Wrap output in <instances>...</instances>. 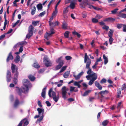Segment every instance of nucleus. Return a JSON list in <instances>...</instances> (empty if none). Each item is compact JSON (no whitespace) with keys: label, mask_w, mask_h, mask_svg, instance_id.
I'll use <instances>...</instances> for the list:
<instances>
[{"label":"nucleus","mask_w":126,"mask_h":126,"mask_svg":"<svg viewBox=\"0 0 126 126\" xmlns=\"http://www.w3.org/2000/svg\"><path fill=\"white\" fill-rule=\"evenodd\" d=\"M84 62L86 63V68L87 69H89L87 72V74L89 75L90 74L92 73L91 69L90 68V66L91 64V60L88 58L86 53H85Z\"/></svg>","instance_id":"f257e3e1"},{"label":"nucleus","mask_w":126,"mask_h":126,"mask_svg":"<svg viewBox=\"0 0 126 126\" xmlns=\"http://www.w3.org/2000/svg\"><path fill=\"white\" fill-rule=\"evenodd\" d=\"M52 88H51L49 91L48 94L49 96L51 97L52 96L51 95V93H52V95L54 100L56 102H57L58 101L59 98V94L58 93L57 96L56 95V93L53 91H52Z\"/></svg>","instance_id":"f03ea898"},{"label":"nucleus","mask_w":126,"mask_h":126,"mask_svg":"<svg viewBox=\"0 0 126 126\" xmlns=\"http://www.w3.org/2000/svg\"><path fill=\"white\" fill-rule=\"evenodd\" d=\"M11 69L13 73H15V71H16V72L14 74V77L18 78L19 73L18 71V68L17 67H16V65L12 63V64Z\"/></svg>","instance_id":"7ed1b4c3"},{"label":"nucleus","mask_w":126,"mask_h":126,"mask_svg":"<svg viewBox=\"0 0 126 126\" xmlns=\"http://www.w3.org/2000/svg\"><path fill=\"white\" fill-rule=\"evenodd\" d=\"M29 87H24V86L21 87L20 88H19L18 94L20 96H21V92L24 93H27L29 91Z\"/></svg>","instance_id":"20e7f679"},{"label":"nucleus","mask_w":126,"mask_h":126,"mask_svg":"<svg viewBox=\"0 0 126 126\" xmlns=\"http://www.w3.org/2000/svg\"><path fill=\"white\" fill-rule=\"evenodd\" d=\"M109 93V92L108 90H105V91H100L97 94L98 98H99V95H101L100 97L102 98H103L104 97V95H106Z\"/></svg>","instance_id":"39448f33"},{"label":"nucleus","mask_w":126,"mask_h":126,"mask_svg":"<svg viewBox=\"0 0 126 126\" xmlns=\"http://www.w3.org/2000/svg\"><path fill=\"white\" fill-rule=\"evenodd\" d=\"M44 62L45 63V66L47 67L51 66L52 64L50 61L48 60V59L46 57H44Z\"/></svg>","instance_id":"423d86ee"},{"label":"nucleus","mask_w":126,"mask_h":126,"mask_svg":"<svg viewBox=\"0 0 126 126\" xmlns=\"http://www.w3.org/2000/svg\"><path fill=\"white\" fill-rule=\"evenodd\" d=\"M22 82L24 87H29L31 86L30 82L28 79H24L22 81Z\"/></svg>","instance_id":"0eeeda50"},{"label":"nucleus","mask_w":126,"mask_h":126,"mask_svg":"<svg viewBox=\"0 0 126 126\" xmlns=\"http://www.w3.org/2000/svg\"><path fill=\"white\" fill-rule=\"evenodd\" d=\"M6 80L7 82H10L12 79V76L10 70H7L6 73Z\"/></svg>","instance_id":"6e6552de"},{"label":"nucleus","mask_w":126,"mask_h":126,"mask_svg":"<svg viewBox=\"0 0 126 126\" xmlns=\"http://www.w3.org/2000/svg\"><path fill=\"white\" fill-rule=\"evenodd\" d=\"M62 97L64 99L66 98V96L67 92L66 90V87L65 86H63L62 88Z\"/></svg>","instance_id":"1a4fd4ad"},{"label":"nucleus","mask_w":126,"mask_h":126,"mask_svg":"<svg viewBox=\"0 0 126 126\" xmlns=\"http://www.w3.org/2000/svg\"><path fill=\"white\" fill-rule=\"evenodd\" d=\"M62 57H61L56 60V63H59V64L61 65L62 67L64 64V61L63 60H62Z\"/></svg>","instance_id":"9d476101"},{"label":"nucleus","mask_w":126,"mask_h":126,"mask_svg":"<svg viewBox=\"0 0 126 126\" xmlns=\"http://www.w3.org/2000/svg\"><path fill=\"white\" fill-rule=\"evenodd\" d=\"M14 59V57L12 55V52H10L9 53L8 57L6 59V61L7 62H8L10 60H12Z\"/></svg>","instance_id":"9b49d317"},{"label":"nucleus","mask_w":126,"mask_h":126,"mask_svg":"<svg viewBox=\"0 0 126 126\" xmlns=\"http://www.w3.org/2000/svg\"><path fill=\"white\" fill-rule=\"evenodd\" d=\"M83 72L82 71L80 73L77 75H76L75 74H74L73 75V77L75 78V79L76 80H78L80 79L81 77L83 75Z\"/></svg>","instance_id":"f8f14e48"},{"label":"nucleus","mask_w":126,"mask_h":126,"mask_svg":"<svg viewBox=\"0 0 126 126\" xmlns=\"http://www.w3.org/2000/svg\"><path fill=\"white\" fill-rule=\"evenodd\" d=\"M34 29V28L32 25H30L29 27L28 31L30 33H31V34H32V35H33Z\"/></svg>","instance_id":"ddd939ff"},{"label":"nucleus","mask_w":126,"mask_h":126,"mask_svg":"<svg viewBox=\"0 0 126 126\" xmlns=\"http://www.w3.org/2000/svg\"><path fill=\"white\" fill-rule=\"evenodd\" d=\"M97 78V75L94 77H93L90 80L88 83V84L90 85H91L94 83V81L96 80Z\"/></svg>","instance_id":"4468645a"},{"label":"nucleus","mask_w":126,"mask_h":126,"mask_svg":"<svg viewBox=\"0 0 126 126\" xmlns=\"http://www.w3.org/2000/svg\"><path fill=\"white\" fill-rule=\"evenodd\" d=\"M20 104L19 100L18 98L17 97H16V98L15 100L14 105L15 107H16Z\"/></svg>","instance_id":"2eb2a0df"},{"label":"nucleus","mask_w":126,"mask_h":126,"mask_svg":"<svg viewBox=\"0 0 126 126\" xmlns=\"http://www.w3.org/2000/svg\"><path fill=\"white\" fill-rule=\"evenodd\" d=\"M115 20V18H113L111 17H108L104 19L103 20L104 21H107V22H112Z\"/></svg>","instance_id":"dca6fc26"},{"label":"nucleus","mask_w":126,"mask_h":126,"mask_svg":"<svg viewBox=\"0 0 126 126\" xmlns=\"http://www.w3.org/2000/svg\"><path fill=\"white\" fill-rule=\"evenodd\" d=\"M97 75V74L95 73H94L92 74H90L89 75H87L86 76V78L87 79V80H89L90 79V78H93L94 77Z\"/></svg>","instance_id":"f3484780"},{"label":"nucleus","mask_w":126,"mask_h":126,"mask_svg":"<svg viewBox=\"0 0 126 126\" xmlns=\"http://www.w3.org/2000/svg\"><path fill=\"white\" fill-rule=\"evenodd\" d=\"M95 85L100 90H101L102 89V86L97 81H95L94 82Z\"/></svg>","instance_id":"a211bd4d"},{"label":"nucleus","mask_w":126,"mask_h":126,"mask_svg":"<svg viewBox=\"0 0 126 126\" xmlns=\"http://www.w3.org/2000/svg\"><path fill=\"white\" fill-rule=\"evenodd\" d=\"M47 87L46 86L43 88L42 90L41 93V96L44 98H45L46 91L47 89Z\"/></svg>","instance_id":"6ab92c4d"},{"label":"nucleus","mask_w":126,"mask_h":126,"mask_svg":"<svg viewBox=\"0 0 126 126\" xmlns=\"http://www.w3.org/2000/svg\"><path fill=\"white\" fill-rule=\"evenodd\" d=\"M22 123H23L24 126H26L29 124V121L26 118H25L21 121Z\"/></svg>","instance_id":"aec40b11"},{"label":"nucleus","mask_w":126,"mask_h":126,"mask_svg":"<svg viewBox=\"0 0 126 126\" xmlns=\"http://www.w3.org/2000/svg\"><path fill=\"white\" fill-rule=\"evenodd\" d=\"M81 4L82 5V7L84 8V7L87 5H88V0H83L82 1Z\"/></svg>","instance_id":"412c9836"},{"label":"nucleus","mask_w":126,"mask_h":126,"mask_svg":"<svg viewBox=\"0 0 126 126\" xmlns=\"http://www.w3.org/2000/svg\"><path fill=\"white\" fill-rule=\"evenodd\" d=\"M37 110L39 114L40 115V114L41 113L42 115H43L44 112V109L38 108L37 109Z\"/></svg>","instance_id":"4be33fe9"},{"label":"nucleus","mask_w":126,"mask_h":126,"mask_svg":"<svg viewBox=\"0 0 126 126\" xmlns=\"http://www.w3.org/2000/svg\"><path fill=\"white\" fill-rule=\"evenodd\" d=\"M49 24L50 26H51L52 25L53 26H58L59 24V22L58 21H56L55 22H51L49 21Z\"/></svg>","instance_id":"5701e85b"},{"label":"nucleus","mask_w":126,"mask_h":126,"mask_svg":"<svg viewBox=\"0 0 126 126\" xmlns=\"http://www.w3.org/2000/svg\"><path fill=\"white\" fill-rule=\"evenodd\" d=\"M28 78L31 81H34L35 79V78L34 76L31 75H30L28 76Z\"/></svg>","instance_id":"b1692460"},{"label":"nucleus","mask_w":126,"mask_h":126,"mask_svg":"<svg viewBox=\"0 0 126 126\" xmlns=\"http://www.w3.org/2000/svg\"><path fill=\"white\" fill-rule=\"evenodd\" d=\"M20 59V56L19 55H17L14 60V62L16 63H17L19 61Z\"/></svg>","instance_id":"393cba45"},{"label":"nucleus","mask_w":126,"mask_h":126,"mask_svg":"<svg viewBox=\"0 0 126 126\" xmlns=\"http://www.w3.org/2000/svg\"><path fill=\"white\" fill-rule=\"evenodd\" d=\"M109 121L107 120H104L102 123V124L103 126H106L108 124Z\"/></svg>","instance_id":"a878e982"},{"label":"nucleus","mask_w":126,"mask_h":126,"mask_svg":"<svg viewBox=\"0 0 126 126\" xmlns=\"http://www.w3.org/2000/svg\"><path fill=\"white\" fill-rule=\"evenodd\" d=\"M91 90H89L86 91L84 92L83 95V96H86L88 95L89 94L91 93Z\"/></svg>","instance_id":"bb28decb"},{"label":"nucleus","mask_w":126,"mask_h":126,"mask_svg":"<svg viewBox=\"0 0 126 126\" xmlns=\"http://www.w3.org/2000/svg\"><path fill=\"white\" fill-rule=\"evenodd\" d=\"M103 59L104 60V63L105 64H106L108 62V58L104 54L103 55Z\"/></svg>","instance_id":"cd10ccee"},{"label":"nucleus","mask_w":126,"mask_h":126,"mask_svg":"<svg viewBox=\"0 0 126 126\" xmlns=\"http://www.w3.org/2000/svg\"><path fill=\"white\" fill-rule=\"evenodd\" d=\"M75 3L74 2H71L69 5L70 7L72 9H74L75 6Z\"/></svg>","instance_id":"c85d7f7f"},{"label":"nucleus","mask_w":126,"mask_h":126,"mask_svg":"<svg viewBox=\"0 0 126 126\" xmlns=\"http://www.w3.org/2000/svg\"><path fill=\"white\" fill-rule=\"evenodd\" d=\"M118 16L122 18H126V14L124 13H120L119 12V15Z\"/></svg>","instance_id":"c756f323"},{"label":"nucleus","mask_w":126,"mask_h":126,"mask_svg":"<svg viewBox=\"0 0 126 126\" xmlns=\"http://www.w3.org/2000/svg\"><path fill=\"white\" fill-rule=\"evenodd\" d=\"M37 7L38 10H42L43 8V6L41 3H39L37 5Z\"/></svg>","instance_id":"7c9ffc66"},{"label":"nucleus","mask_w":126,"mask_h":126,"mask_svg":"<svg viewBox=\"0 0 126 126\" xmlns=\"http://www.w3.org/2000/svg\"><path fill=\"white\" fill-rule=\"evenodd\" d=\"M114 31L113 30H112L111 29H110V31H109L108 34V35L109 37L112 36L113 33V32Z\"/></svg>","instance_id":"2f4dec72"},{"label":"nucleus","mask_w":126,"mask_h":126,"mask_svg":"<svg viewBox=\"0 0 126 126\" xmlns=\"http://www.w3.org/2000/svg\"><path fill=\"white\" fill-rule=\"evenodd\" d=\"M72 34L74 35H77L78 37L79 38H80L81 36L80 34L78 32H76V31L73 32Z\"/></svg>","instance_id":"473e14b6"},{"label":"nucleus","mask_w":126,"mask_h":126,"mask_svg":"<svg viewBox=\"0 0 126 126\" xmlns=\"http://www.w3.org/2000/svg\"><path fill=\"white\" fill-rule=\"evenodd\" d=\"M69 72L68 71L66 72L63 75V77L65 78H67L69 76Z\"/></svg>","instance_id":"72a5a7b5"},{"label":"nucleus","mask_w":126,"mask_h":126,"mask_svg":"<svg viewBox=\"0 0 126 126\" xmlns=\"http://www.w3.org/2000/svg\"><path fill=\"white\" fill-rule=\"evenodd\" d=\"M4 17L5 19V21L4 22V25L6 26L7 22V20L6 19V12L4 14Z\"/></svg>","instance_id":"f704fd0d"},{"label":"nucleus","mask_w":126,"mask_h":126,"mask_svg":"<svg viewBox=\"0 0 126 126\" xmlns=\"http://www.w3.org/2000/svg\"><path fill=\"white\" fill-rule=\"evenodd\" d=\"M118 10V9L116 8L114 9L113 10L111 11V12L112 14L113 15L115 14L117 12V11Z\"/></svg>","instance_id":"c9c22d12"},{"label":"nucleus","mask_w":126,"mask_h":126,"mask_svg":"<svg viewBox=\"0 0 126 126\" xmlns=\"http://www.w3.org/2000/svg\"><path fill=\"white\" fill-rule=\"evenodd\" d=\"M69 32L68 31L65 32L64 33V36L65 37L68 38L69 37Z\"/></svg>","instance_id":"e433bc0d"},{"label":"nucleus","mask_w":126,"mask_h":126,"mask_svg":"<svg viewBox=\"0 0 126 126\" xmlns=\"http://www.w3.org/2000/svg\"><path fill=\"white\" fill-rule=\"evenodd\" d=\"M39 22V21H34L32 22V23L33 26H35L37 24H38Z\"/></svg>","instance_id":"4c0bfd02"},{"label":"nucleus","mask_w":126,"mask_h":126,"mask_svg":"<svg viewBox=\"0 0 126 126\" xmlns=\"http://www.w3.org/2000/svg\"><path fill=\"white\" fill-rule=\"evenodd\" d=\"M36 8L35 6H34L33 7V9H32L31 11V14L32 15H34L35 13L36 10Z\"/></svg>","instance_id":"58836bf2"},{"label":"nucleus","mask_w":126,"mask_h":126,"mask_svg":"<svg viewBox=\"0 0 126 126\" xmlns=\"http://www.w3.org/2000/svg\"><path fill=\"white\" fill-rule=\"evenodd\" d=\"M33 65L34 67L37 68H39L40 67V66L38 63H34L33 64Z\"/></svg>","instance_id":"ea45409f"},{"label":"nucleus","mask_w":126,"mask_h":126,"mask_svg":"<svg viewBox=\"0 0 126 126\" xmlns=\"http://www.w3.org/2000/svg\"><path fill=\"white\" fill-rule=\"evenodd\" d=\"M57 9L56 8H55V10L53 12V13L52 14V17H53L54 16H55L56 15H57L58 12V11L57 10Z\"/></svg>","instance_id":"a19ab883"},{"label":"nucleus","mask_w":126,"mask_h":126,"mask_svg":"<svg viewBox=\"0 0 126 126\" xmlns=\"http://www.w3.org/2000/svg\"><path fill=\"white\" fill-rule=\"evenodd\" d=\"M67 66H63L62 67L60 71L59 72L60 73H61L63 72L64 70H65Z\"/></svg>","instance_id":"79ce46f5"},{"label":"nucleus","mask_w":126,"mask_h":126,"mask_svg":"<svg viewBox=\"0 0 126 126\" xmlns=\"http://www.w3.org/2000/svg\"><path fill=\"white\" fill-rule=\"evenodd\" d=\"M43 117V115H42L37 120V122H41V121L42 120Z\"/></svg>","instance_id":"37998d69"},{"label":"nucleus","mask_w":126,"mask_h":126,"mask_svg":"<svg viewBox=\"0 0 126 126\" xmlns=\"http://www.w3.org/2000/svg\"><path fill=\"white\" fill-rule=\"evenodd\" d=\"M68 7L67 6L66 8H65L63 10V14H64L66 13H67L68 12V11L67 10V9L68 8Z\"/></svg>","instance_id":"c03bdc74"},{"label":"nucleus","mask_w":126,"mask_h":126,"mask_svg":"<svg viewBox=\"0 0 126 126\" xmlns=\"http://www.w3.org/2000/svg\"><path fill=\"white\" fill-rule=\"evenodd\" d=\"M109 41L110 43V45H111L112 43V42L113 40V39L112 38V36L109 37Z\"/></svg>","instance_id":"a18cd8bd"},{"label":"nucleus","mask_w":126,"mask_h":126,"mask_svg":"<svg viewBox=\"0 0 126 126\" xmlns=\"http://www.w3.org/2000/svg\"><path fill=\"white\" fill-rule=\"evenodd\" d=\"M106 79L104 78H103L101 79L100 82V83L101 84L105 83L106 82Z\"/></svg>","instance_id":"49530a36"},{"label":"nucleus","mask_w":126,"mask_h":126,"mask_svg":"<svg viewBox=\"0 0 126 126\" xmlns=\"http://www.w3.org/2000/svg\"><path fill=\"white\" fill-rule=\"evenodd\" d=\"M92 22L94 23H96L98 22V19L94 18L92 19Z\"/></svg>","instance_id":"de8ad7c7"},{"label":"nucleus","mask_w":126,"mask_h":126,"mask_svg":"<svg viewBox=\"0 0 126 126\" xmlns=\"http://www.w3.org/2000/svg\"><path fill=\"white\" fill-rule=\"evenodd\" d=\"M123 25L122 24H117L116 26V27L118 29H120L122 27Z\"/></svg>","instance_id":"09e8293b"},{"label":"nucleus","mask_w":126,"mask_h":126,"mask_svg":"<svg viewBox=\"0 0 126 126\" xmlns=\"http://www.w3.org/2000/svg\"><path fill=\"white\" fill-rule=\"evenodd\" d=\"M62 67L61 65H59V64L57 65L55 67V69L56 70H58V69L61 68Z\"/></svg>","instance_id":"8fccbe9b"},{"label":"nucleus","mask_w":126,"mask_h":126,"mask_svg":"<svg viewBox=\"0 0 126 126\" xmlns=\"http://www.w3.org/2000/svg\"><path fill=\"white\" fill-rule=\"evenodd\" d=\"M65 58L67 60H69L72 59V57L70 56H65Z\"/></svg>","instance_id":"3c124183"},{"label":"nucleus","mask_w":126,"mask_h":126,"mask_svg":"<svg viewBox=\"0 0 126 126\" xmlns=\"http://www.w3.org/2000/svg\"><path fill=\"white\" fill-rule=\"evenodd\" d=\"M45 14V11H44L43 12L39 14L38 15V16L42 17V16H44Z\"/></svg>","instance_id":"603ef678"},{"label":"nucleus","mask_w":126,"mask_h":126,"mask_svg":"<svg viewBox=\"0 0 126 126\" xmlns=\"http://www.w3.org/2000/svg\"><path fill=\"white\" fill-rule=\"evenodd\" d=\"M6 35L5 33L3 34V35L0 36V40L4 39L5 37V35Z\"/></svg>","instance_id":"864d4df0"},{"label":"nucleus","mask_w":126,"mask_h":126,"mask_svg":"<svg viewBox=\"0 0 126 126\" xmlns=\"http://www.w3.org/2000/svg\"><path fill=\"white\" fill-rule=\"evenodd\" d=\"M109 27L105 25L103 27H102V28L103 29H105L107 31L109 29Z\"/></svg>","instance_id":"5fc2aeb1"},{"label":"nucleus","mask_w":126,"mask_h":126,"mask_svg":"<svg viewBox=\"0 0 126 126\" xmlns=\"http://www.w3.org/2000/svg\"><path fill=\"white\" fill-rule=\"evenodd\" d=\"M14 82L15 84H16L17 82V78L14 77L13 78Z\"/></svg>","instance_id":"6e6d98bb"},{"label":"nucleus","mask_w":126,"mask_h":126,"mask_svg":"<svg viewBox=\"0 0 126 126\" xmlns=\"http://www.w3.org/2000/svg\"><path fill=\"white\" fill-rule=\"evenodd\" d=\"M126 88V84L125 83L123 84L122 87L121 89L122 90H123L125 89Z\"/></svg>","instance_id":"4d7b16f0"},{"label":"nucleus","mask_w":126,"mask_h":126,"mask_svg":"<svg viewBox=\"0 0 126 126\" xmlns=\"http://www.w3.org/2000/svg\"><path fill=\"white\" fill-rule=\"evenodd\" d=\"M20 21V20H18L13 25V27H15L17 25L18 23H19V22Z\"/></svg>","instance_id":"13d9d810"},{"label":"nucleus","mask_w":126,"mask_h":126,"mask_svg":"<svg viewBox=\"0 0 126 126\" xmlns=\"http://www.w3.org/2000/svg\"><path fill=\"white\" fill-rule=\"evenodd\" d=\"M50 34L52 35L54 34L55 33L54 30L52 28H51L50 30Z\"/></svg>","instance_id":"bf43d9fd"},{"label":"nucleus","mask_w":126,"mask_h":126,"mask_svg":"<svg viewBox=\"0 0 126 126\" xmlns=\"http://www.w3.org/2000/svg\"><path fill=\"white\" fill-rule=\"evenodd\" d=\"M62 27L63 29H66L67 28V26L65 23H63L62 25Z\"/></svg>","instance_id":"052dcab7"},{"label":"nucleus","mask_w":126,"mask_h":126,"mask_svg":"<svg viewBox=\"0 0 126 126\" xmlns=\"http://www.w3.org/2000/svg\"><path fill=\"white\" fill-rule=\"evenodd\" d=\"M76 88L75 87H73L72 86H71L70 87V91L71 92H72L74 91L75 89Z\"/></svg>","instance_id":"680f3d73"},{"label":"nucleus","mask_w":126,"mask_h":126,"mask_svg":"<svg viewBox=\"0 0 126 126\" xmlns=\"http://www.w3.org/2000/svg\"><path fill=\"white\" fill-rule=\"evenodd\" d=\"M32 34H31V33H29L26 36V38H28L29 39L31 36H32Z\"/></svg>","instance_id":"e2e57ef3"},{"label":"nucleus","mask_w":126,"mask_h":126,"mask_svg":"<svg viewBox=\"0 0 126 126\" xmlns=\"http://www.w3.org/2000/svg\"><path fill=\"white\" fill-rule=\"evenodd\" d=\"M13 31V30L11 29H10L8 32L6 33H5V34L6 35L8 34L11 33Z\"/></svg>","instance_id":"0e129e2a"},{"label":"nucleus","mask_w":126,"mask_h":126,"mask_svg":"<svg viewBox=\"0 0 126 126\" xmlns=\"http://www.w3.org/2000/svg\"><path fill=\"white\" fill-rule=\"evenodd\" d=\"M46 104L47 105L48 107H49L51 106V103L48 101H46Z\"/></svg>","instance_id":"69168bd1"},{"label":"nucleus","mask_w":126,"mask_h":126,"mask_svg":"<svg viewBox=\"0 0 126 126\" xmlns=\"http://www.w3.org/2000/svg\"><path fill=\"white\" fill-rule=\"evenodd\" d=\"M38 104L39 106L40 107H42V105L40 101H38Z\"/></svg>","instance_id":"338daca9"},{"label":"nucleus","mask_w":126,"mask_h":126,"mask_svg":"<svg viewBox=\"0 0 126 126\" xmlns=\"http://www.w3.org/2000/svg\"><path fill=\"white\" fill-rule=\"evenodd\" d=\"M123 31L124 32H126V25H123Z\"/></svg>","instance_id":"774afa93"}]
</instances>
